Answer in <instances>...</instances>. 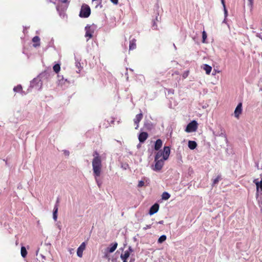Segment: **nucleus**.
<instances>
[{"label":"nucleus","mask_w":262,"mask_h":262,"mask_svg":"<svg viewBox=\"0 0 262 262\" xmlns=\"http://www.w3.org/2000/svg\"><path fill=\"white\" fill-rule=\"evenodd\" d=\"M53 70L56 73H58L60 70V66L59 64H56L53 66Z\"/></svg>","instance_id":"25"},{"label":"nucleus","mask_w":262,"mask_h":262,"mask_svg":"<svg viewBox=\"0 0 262 262\" xmlns=\"http://www.w3.org/2000/svg\"><path fill=\"white\" fill-rule=\"evenodd\" d=\"M170 194L167 192H163L162 195V198L163 200H168L170 198Z\"/></svg>","instance_id":"27"},{"label":"nucleus","mask_w":262,"mask_h":262,"mask_svg":"<svg viewBox=\"0 0 262 262\" xmlns=\"http://www.w3.org/2000/svg\"><path fill=\"white\" fill-rule=\"evenodd\" d=\"M136 48V39L135 38L132 39L129 41V50H133Z\"/></svg>","instance_id":"13"},{"label":"nucleus","mask_w":262,"mask_h":262,"mask_svg":"<svg viewBox=\"0 0 262 262\" xmlns=\"http://www.w3.org/2000/svg\"><path fill=\"white\" fill-rule=\"evenodd\" d=\"M58 203H59V200L58 199L56 201V203L54 206V209H53V220L55 221H57V212H58Z\"/></svg>","instance_id":"8"},{"label":"nucleus","mask_w":262,"mask_h":262,"mask_svg":"<svg viewBox=\"0 0 262 262\" xmlns=\"http://www.w3.org/2000/svg\"><path fill=\"white\" fill-rule=\"evenodd\" d=\"M117 246H118L117 243L115 242V243H112L111 244V247L108 248L106 249V250L110 253H112L116 249Z\"/></svg>","instance_id":"14"},{"label":"nucleus","mask_w":262,"mask_h":262,"mask_svg":"<svg viewBox=\"0 0 262 262\" xmlns=\"http://www.w3.org/2000/svg\"><path fill=\"white\" fill-rule=\"evenodd\" d=\"M101 170H100V173L99 174L98 176H96L95 174V173L93 172V174H94V176L95 177V179L96 182V183H97V185H98L99 187H100L101 185V183L98 180V178L100 176L101 173Z\"/></svg>","instance_id":"20"},{"label":"nucleus","mask_w":262,"mask_h":262,"mask_svg":"<svg viewBox=\"0 0 262 262\" xmlns=\"http://www.w3.org/2000/svg\"><path fill=\"white\" fill-rule=\"evenodd\" d=\"M144 185V182L143 181H140L138 183V186L139 187H141L142 186H143Z\"/></svg>","instance_id":"32"},{"label":"nucleus","mask_w":262,"mask_h":262,"mask_svg":"<svg viewBox=\"0 0 262 262\" xmlns=\"http://www.w3.org/2000/svg\"><path fill=\"white\" fill-rule=\"evenodd\" d=\"M153 27H155V29H157V26L156 25L155 23H154V24H153Z\"/></svg>","instance_id":"39"},{"label":"nucleus","mask_w":262,"mask_h":262,"mask_svg":"<svg viewBox=\"0 0 262 262\" xmlns=\"http://www.w3.org/2000/svg\"><path fill=\"white\" fill-rule=\"evenodd\" d=\"M222 4L223 5V8H224V15L225 17L226 18L227 16L228 15V11L226 9L225 1L224 0H221Z\"/></svg>","instance_id":"26"},{"label":"nucleus","mask_w":262,"mask_h":262,"mask_svg":"<svg viewBox=\"0 0 262 262\" xmlns=\"http://www.w3.org/2000/svg\"><path fill=\"white\" fill-rule=\"evenodd\" d=\"M94 158L92 161L93 171L96 176L100 173V170H102V161L101 157L97 151H95L93 155Z\"/></svg>","instance_id":"1"},{"label":"nucleus","mask_w":262,"mask_h":262,"mask_svg":"<svg viewBox=\"0 0 262 262\" xmlns=\"http://www.w3.org/2000/svg\"><path fill=\"white\" fill-rule=\"evenodd\" d=\"M63 153L67 156H69V154H70V152L68 150H63Z\"/></svg>","instance_id":"33"},{"label":"nucleus","mask_w":262,"mask_h":262,"mask_svg":"<svg viewBox=\"0 0 262 262\" xmlns=\"http://www.w3.org/2000/svg\"><path fill=\"white\" fill-rule=\"evenodd\" d=\"M151 228V225H146L145 227L143 228V229L144 230H146L147 229H150Z\"/></svg>","instance_id":"36"},{"label":"nucleus","mask_w":262,"mask_h":262,"mask_svg":"<svg viewBox=\"0 0 262 262\" xmlns=\"http://www.w3.org/2000/svg\"><path fill=\"white\" fill-rule=\"evenodd\" d=\"M13 90L14 92H19L22 90V87L21 85H18L14 88Z\"/></svg>","instance_id":"30"},{"label":"nucleus","mask_w":262,"mask_h":262,"mask_svg":"<svg viewBox=\"0 0 262 262\" xmlns=\"http://www.w3.org/2000/svg\"><path fill=\"white\" fill-rule=\"evenodd\" d=\"M130 255L129 251H125L124 254L121 255V259H127Z\"/></svg>","instance_id":"24"},{"label":"nucleus","mask_w":262,"mask_h":262,"mask_svg":"<svg viewBox=\"0 0 262 262\" xmlns=\"http://www.w3.org/2000/svg\"><path fill=\"white\" fill-rule=\"evenodd\" d=\"M174 90H171V93H173Z\"/></svg>","instance_id":"44"},{"label":"nucleus","mask_w":262,"mask_h":262,"mask_svg":"<svg viewBox=\"0 0 262 262\" xmlns=\"http://www.w3.org/2000/svg\"><path fill=\"white\" fill-rule=\"evenodd\" d=\"M127 251H129V253H130V252H133V250L131 247H129L128 250Z\"/></svg>","instance_id":"37"},{"label":"nucleus","mask_w":262,"mask_h":262,"mask_svg":"<svg viewBox=\"0 0 262 262\" xmlns=\"http://www.w3.org/2000/svg\"><path fill=\"white\" fill-rule=\"evenodd\" d=\"M165 160L164 159H157V160L155 159V164L152 168V170L156 171L160 170L162 168Z\"/></svg>","instance_id":"5"},{"label":"nucleus","mask_w":262,"mask_h":262,"mask_svg":"<svg viewBox=\"0 0 262 262\" xmlns=\"http://www.w3.org/2000/svg\"><path fill=\"white\" fill-rule=\"evenodd\" d=\"M33 42L36 43L33 45L34 47H37L40 46V38L38 36H35L32 39Z\"/></svg>","instance_id":"16"},{"label":"nucleus","mask_w":262,"mask_h":262,"mask_svg":"<svg viewBox=\"0 0 262 262\" xmlns=\"http://www.w3.org/2000/svg\"><path fill=\"white\" fill-rule=\"evenodd\" d=\"M73 250V249H69V252H70V253L71 254H72V253H73V252H72Z\"/></svg>","instance_id":"40"},{"label":"nucleus","mask_w":262,"mask_h":262,"mask_svg":"<svg viewBox=\"0 0 262 262\" xmlns=\"http://www.w3.org/2000/svg\"><path fill=\"white\" fill-rule=\"evenodd\" d=\"M166 239V236L165 235H162L159 238V239L158 240V243L161 244L163 242H164V241H165Z\"/></svg>","instance_id":"28"},{"label":"nucleus","mask_w":262,"mask_h":262,"mask_svg":"<svg viewBox=\"0 0 262 262\" xmlns=\"http://www.w3.org/2000/svg\"><path fill=\"white\" fill-rule=\"evenodd\" d=\"M198 128V123L196 121L193 120L190 122L186 126L185 131L187 133L195 132Z\"/></svg>","instance_id":"4"},{"label":"nucleus","mask_w":262,"mask_h":262,"mask_svg":"<svg viewBox=\"0 0 262 262\" xmlns=\"http://www.w3.org/2000/svg\"><path fill=\"white\" fill-rule=\"evenodd\" d=\"M91 14V9L90 7L87 5H83L81 7L79 16L81 17H88Z\"/></svg>","instance_id":"3"},{"label":"nucleus","mask_w":262,"mask_h":262,"mask_svg":"<svg viewBox=\"0 0 262 262\" xmlns=\"http://www.w3.org/2000/svg\"><path fill=\"white\" fill-rule=\"evenodd\" d=\"M27 254V251L25 247L23 246L21 247V255L23 257L25 258L26 257Z\"/></svg>","instance_id":"22"},{"label":"nucleus","mask_w":262,"mask_h":262,"mask_svg":"<svg viewBox=\"0 0 262 262\" xmlns=\"http://www.w3.org/2000/svg\"><path fill=\"white\" fill-rule=\"evenodd\" d=\"M143 117V114L142 113H140L136 116L134 120L135 124L137 125L135 127L136 129H138L139 127V123Z\"/></svg>","instance_id":"10"},{"label":"nucleus","mask_w":262,"mask_h":262,"mask_svg":"<svg viewBox=\"0 0 262 262\" xmlns=\"http://www.w3.org/2000/svg\"><path fill=\"white\" fill-rule=\"evenodd\" d=\"M188 145L190 149H194L196 148L197 144L195 141H189Z\"/></svg>","instance_id":"19"},{"label":"nucleus","mask_w":262,"mask_h":262,"mask_svg":"<svg viewBox=\"0 0 262 262\" xmlns=\"http://www.w3.org/2000/svg\"><path fill=\"white\" fill-rule=\"evenodd\" d=\"M202 68L205 71L207 75L210 74L212 70V67L207 64H203Z\"/></svg>","instance_id":"15"},{"label":"nucleus","mask_w":262,"mask_h":262,"mask_svg":"<svg viewBox=\"0 0 262 262\" xmlns=\"http://www.w3.org/2000/svg\"><path fill=\"white\" fill-rule=\"evenodd\" d=\"M159 208V205L157 203L155 204L150 207V208L149 209V214L150 215H152V214L156 213V212H158Z\"/></svg>","instance_id":"7"},{"label":"nucleus","mask_w":262,"mask_h":262,"mask_svg":"<svg viewBox=\"0 0 262 262\" xmlns=\"http://www.w3.org/2000/svg\"><path fill=\"white\" fill-rule=\"evenodd\" d=\"M206 38H207V34H206V32L205 31H204L202 33V39H203L202 42H205Z\"/></svg>","instance_id":"31"},{"label":"nucleus","mask_w":262,"mask_h":262,"mask_svg":"<svg viewBox=\"0 0 262 262\" xmlns=\"http://www.w3.org/2000/svg\"><path fill=\"white\" fill-rule=\"evenodd\" d=\"M85 243L83 242L80 246L78 248L77 251V255L79 257H82L83 255V252L85 249Z\"/></svg>","instance_id":"6"},{"label":"nucleus","mask_w":262,"mask_h":262,"mask_svg":"<svg viewBox=\"0 0 262 262\" xmlns=\"http://www.w3.org/2000/svg\"><path fill=\"white\" fill-rule=\"evenodd\" d=\"M114 4L117 5L118 3V0H111Z\"/></svg>","instance_id":"35"},{"label":"nucleus","mask_w":262,"mask_h":262,"mask_svg":"<svg viewBox=\"0 0 262 262\" xmlns=\"http://www.w3.org/2000/svg\"><path fill=\"white\" fill-rule=\"evenodd\" d=\"M162 144L163 142L161 139L157 140L155 144V149L159 150L161 148Z\"/></svg>","instance_id":"12"},{"label":"nucleus","mask_w":262,"mask_h":262,"mask_svg":"<svg viewBox=\"0 0 262 262\" xmlns=\"http://www.w3.org/2000/svg\"><path fill=\"white\" fill-rule=\"evenodd\" d=\"M42 258H45V256H43V255H42Z\"/></svg>","instance_id":"45"},{"label":"nucleus","mask_w":262,"mask_h":262,"mask_svg":"<svg viewBox=\"0 0 262 262\" xmlns=\"http://www.w3.org/2000/svg\"><path fill=\"white\" fill-rule=\"evenodd\" d=\"M253 1L254 0H248V6L250 8V11L252 13L253 9Z\"/></svg>","instance_id":"29"},{"label":"nucleus","mask_w":262,"mask_h":262,"mask_svg":"<svg viewBox=\"0 0 262 262\" xmlns=\"http://www.w3.org/2000/svg\"><path fill=\"white\" fill-rule=\"evenodd\" d=\"M173 46H174V47L175 49H177V48H176V46H175V45H174V44H173Z\"/></svg>","instance_id":"43"},{"label":"nucleus","mask_w":262,"mask_h":262,"mask_svg":"<svg viewBox=\"0 0 262 262\" xmlns=\"http://www.w3.org/2000/svg\"><path fill=\"white\" fill-rule=\"evenodd\" d=\"M261 40H262V37H261Z\"/></svg>","instance_id":"46"},{"label":"nucleus","mask_w":262,"mask_h":262,"mask_svg":"<svg viewBox=\"0 0 262 262\" xmlns=\"http://www.w3.org/2000/svg\"><path fill=\"white\" fill-rule=\"evenodd\" d=\"M254 182L256 185L257 191L258 192L259 189L262 191V178L259 182L257 181L256 180H255Z\"/></svg>","instance_id":"18"},{"label":"nucleus","mask_w":262,"mask_h":262,"mask_svg":"<svg viewBox=\"0 0 262 262\" xmlns=\"http://www.w3.org/2000/svg\"><path fill=\"white\" fill-rule=\"evenodd\" d=\"M147 137V133L146 132H142L139 134L138 139L140 142L143 143L146 140Z\"/></svg>","instance_id":"11"},{"label":"nucleus","mask_w":262,"mask_h":262,"mask_svg":"<svg viewBox=\"0 0 262 262\" xmlns=\"http://www.w3.org/2000/svg\"><path fill=\"white\" fill-rule=\"evenodd\" d=\"M57 77L59 82L61 84H64L65 81H67V79H64L62 75H58Z\"/></svg>","instance_id":"23"},{"label":"nucleus","mask_w":262,"mask_h":262,"mask_svg":"<svg viewBox=\"0 0 262 262\" xmlns=\"http://www.w3.org/2000/svg\"><path fill=\"white\" fill-rule=\"evenodd\" d=\"M163 221H160V222H159V224H162V223H163Z\"/></svg>","instance_id":"42"},{"label":"nucleus","mask_w":262,"mask_h":262,"mask_svg":"<svg viewBox=\"0 0 262 262\" xmlns=\"http://www.w3.org/2000/svg\"><path fill=\"white\" fill-rule=\"evenodd\" d=\"M242 103H239L237 106H236L235 111H234V116L236 118H239V115L242 113Z\"/></svg>","instance_id":"9"},{"label":"nucleus","mask_w":262,"mask_h":262,"mask_svg":"<svg viewBox=\"0 0 262 262\" xmlns=\"http://www.w3.org/2000/svg\"><path fill=\"white\" fill-rule=\"evenodd\" d=\"M90 27L88 26L85 27V30L86 31L85 36L89 37V38H91L92 37V32L90 31Z\"/></svg>","instance_id":"17"},{"label":"nucleus","mask_w":262,"mask_h":262,"mask_svg":"<svg viewBox=\"0 0 262 262\" xmlns=\"http://www.w3.org/2000/svg\"><path fill=\"white\" fill-rule=\"evenodd\" d=\"M222 179V177L221 175H218L217 177L214 179L212 180V186H214L215 185L217 184L219 181H220Z\"/></svg>","instance_id":"21"},{"label":"nucleus","mask_w":262,"mask_h":262,"mask_svg":"<svg viewBox=\"0 0 262 262\" xmlns=\"http://www.w3.org/2000/svg\"><path fill=\"white\" fill-rule=\"evenodd\" d=\"M68 0H61V2L63 3H68Z\"/></svg>","instance_id":"38"},{"label":"nucleus","mask_w":262,"mask_h":262,"mask_svg":"<svg viewBox=\"0 0 262 262\" xmlns=\"http://www.w3.org/2000/svg\"><path fill=\"white\" fill-rule=\"evenodd\" d=\"M170 152V148L168 146H165L163 151L159 150L155 156V159H164L167 160Z\"/></svg>","instance_id":"2"},{"label":"nucleus","mask_w":262,"mask_h":262,"mask_svg":"<svg viewBox=\"0 0 262 262\" xmlns=\"http://www.w3.org/2000/svg\"><path fill=\"white\" fill-rule=\"evenodd\" d=\"M123 260V262H127V259H122Z\"/></svg>","instance_id":"41"},{"label":"nucleus","mask_w":262,"mask_h":262,"mask_svg":"<svg viewBox=\"0 0 262 262\" xmlns=\"http://www.w3.org/2000/svg\"><path fill=\"white\" fill-rule=\"evenodd\" d=\"M122 167L124 169H126L127 168H128V165L127 164H125L123 165H122Z\"/></svg>","instance_id":"34"}]
</instances>
